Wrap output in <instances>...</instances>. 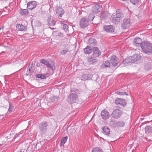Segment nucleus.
Wrapping results in <instances>:
<instances>
[{
	"label": "nucleus",
	"mask_w": 152,
	"mask_h": 152,
	"mask_svg": "<svg viewBox=\"0 0 152 152\" xmlns=\"http://www.w3.org/2000/svg\"><path fill=\"white\" fill-rule=\"evenodd\" d=\"M143 61L142 57L140 55L134 54L130 58L125 60L124 62L127 63H134L137 64L141 63Z\"/></svg>",
	"instance_id": "1"
},
{
	"label": "nucleus",
	"mask_w": 152,
	"mask_h": 152,
	"mask_svg": "<svg viewBox=\"0 0 152 152\" xmlns=\"http://www.w3.org/2000/svg\"><path fill=\"white\" fill-rule=\"evenodd\" d=\"M141 46L144 53L148 54L152 53V44L151 43L144 42L141 44Z\"/></svg>",
	"instance_id": "2"
},
{
	"label": "nucleus",
	"mask_w": 152,
	"mask_h": 152,
	"mask_svg": "<svg viewBox=\"0 0 152 152\" xmlns=\"http://www.w3.org/2000/svg\"><path fill=\"white\" fill-rule=\"evenodd\" d=\"M123 18V15L121 13H114L111 16V20L114 24H118L120 21L121 19Z\"/></svg>",
	"instance_id": "3"
},
{
	"label": "nucleus",
	"mask_w": 152,
	"mask_h": 152,
	"mask_svg": "<svg viewBox=\"0 0 152 152\" xmlns=\"http://www.w3.org/2000/svg\"><path fill=\"white\" fill-rule=\"evenodd\" d=\"M49 125L46 121L42 122L39 126V129L40 132L42 134L45 133L48 131Z\"/></svg>",
	"instance_id": "4"
},
{
	"label": "nucleus",
	"mask_w": 152,
	"mask_h": 152,
	"mask_svg": "<svg viewBox=\"0 0 152 152\" xmlns=\"http://www.w3.org/2000/svg\"><path fill=\"white\" fill-rule=\"evenodd\" d=\"M78 99V95L75 93L70 94L67 98L68 102L70 104H72L76 102Z\"/></svg>",
	"instance_id": "5"
},
{
	"label": "nucleus",
	"mask_w": 152,
	"mask_h": 152,
	"mask_svg": "<svg viewBox=\"0 0 152 152\" xmlns=\"http://www.w3.org/2000/svg\"><path fill=\"white\" fill-rule=\"evenodd\" d=\"M123 114L122 111L118 109H116L114 110L111 114L112 117L115 119L120 118Z\"/></svg>",
	"instance_id": "6"
},
{
	"label": "nucleus",
	"mask_w": 152,
	"mask_h": 152,
	"mask_svg": "<svg viewBox=\"0 0 152 152\" xmlns=\"http://www.w3.org/2000/svg\"><path fill=\"white\" fill-rule=\"evenodd\" d=\"M130 19L129 18H124L121 24V27L124 29L128 28L131 25Z\"/></svg>",
	"instance_id": "7"
},
{
	"label": "nucleus",
	"mask_w": 152,
	"mask_h": 152,
	"mask_svg": "<svg viewBox=\"0 0 152 152\" xmlns=\"http://www.w3.org/2000/svg\"><path fill=\"white\" fill-rule=\"evenodd\" d=\"M89 24V20L87 18L83 17L80 19V26L81 28H85L88 26Z\"/></svg>",
	"instance_id": "8"
},
{
	"label": "nucleus",
	"mask_w": 152,
	"mask_h": 152,
	"mask_svg": "<svg viewBox=\"0 0 152 152\" xmlns=\"http://www.w3.org/2000/svg\"><path fill=\"white\" fill-rule=\"evenodd\" d=\"M102 10V7L101 5L97 4L94 5L92 8V12L94 13H97L101 11Z\"/></svg>",
	"instance_id": "9"
},
{
	"label": "nucleus",
	"mask_w": 152,
	"mask_h": 152,
	"mask_svg": "<svg viewBox=\"0 0 152 152\" xmlns=\"http://www.w3.org/2000/svg\"><path fill=\"white\" fill-rule=\"evenodd\" d=\"M115 102L117 105L121 106H125L126 104L125 100L122 99L117 98L115 100Z\"/></svg>",
	"instance_id": "10"
},
{
	"label": "nucleus",
	"mask_w": 152,
	"mask_h": 152,
	"mask_svg": "<svg viewBox=\"0 0 152 152\" xmlns=\"http://www.w3.org/2000/svg\"><path fill=\"white\" fill-rule=\"evenodd\" d=\"M110 62L113 66H116L118 63V59L115 56H113L111 57Z\"/></svg>",
	"instance_id": "11"
},
{
	"label": "nucleus",
	"mask_w": 152,
	"mask_h": 152,
	"mask_svg": "<svg viewBox=\"0 0 152 152\" xmlns=\"http://www.w3.org/2000/svg\"><path fill=\"white\" fill-rule=\"evenodd\" d=\"M37 3L35 1H32L27 4V8L28 9L31 10L35 8L37 6Z\"/></svg>",
	"instance_id": "12"
},
{
	"label": "nucleus",
	"mask_w": 152,
	"mask_h": 152,
	"mask_svg": "<svg viewBox=\"0 0 152 152\" xmlns=\"http://www.w3.org/2000/svg\"><path fill=\"white\" fill-rule=\"evenodd\" d=\"M104 28L107 32L112 33L114 32V28L112 25L104 26Z\"/></svg>",
	"instance_id": "13"
},
{
	"label": "nucleus",
	"mask_w": 152,
	"mask_h": 152,
	"mask_svg": "<svg viewBox=\"0 0 152 152\" xmlns=\"http://www.w3.org/2000/svg\"><path fill=\"white\" fill-rule=\"evenodd\" d=\"M101 114L102 118L104 120L107 119L109 117V113L106 110L102 111Z\"/></svg>",
	"instance_id": "14"
},
{
	"label": "nucleus",
	"mask_w": 152,
	"mask_h": 152,
	"mask_svg": "<svg viewBox=\"0 0 152 152\" xmlns=\"http://www.w3.org/2000/svg\"><path fill=\"white\" fill-rule=\"evenodd\" d=\"M16 28L18 31H25L27 29L26 26L20 24H18L16 26Z\"/></svg>",
	"instance_id": "15"
},
{
	"label": "nucleus",
	"mask_w": 152,
	"mask_h": 152,
	"mask_svg": "<svg viewBox=\"0 0 152 152\" xmlns=\"http://www.w3.org/2000/svg\"><path fill=\"white\" fill-rule=\"evenodd\" d=\"M64 13V10L60 7H58L57 8L56 13L57 15L61 17Z\"/></svg>",
	"instance_id": "16"
},
{
	"label": "nucleus",
	"mask_w": 152,
	"mask_h": 152,
	"mask_svg": "<svg viewBox=\"0 0 152 152\" xmlns=\"http://www.w3.org/2000/svg\"><path fill=\"white\" fill-rule=\"evenodd\" d=\"M92 77V75L90 74H83L82 76L81 79L82 80H85L88 79H90Z\"/></svg>",
	"instance_id": "17"
},
{
	"label": "nucleus",
	"mask_w": 152,
	"mask_h": 152,
	"mask_svg": "<svg viewBox=\"0 0 152 152\" xmlns=\"http://www.w3.org/2000/svg\"><path fill=\"white\" fill-rule=\"evenodd\" d=\"M145 133L147 134H149L152 133V126L150 125L146 126L145 128Z\"/></svg>",
	"instance_id": "18"
},
{
	"label": "nucleus",
	"mask_w": 152,
	"mask_h": 152,
	"mask_svg": "<svg viewBox=\"0 0 152 152\" xmlns=\"http://www.w3.org/2000/svg\"><path fill=\"white\" fill-rule=\"evenodd\" d=\"M110 16V14L108 12H102L101 14V18L103 19L107 18Z\"/></svg>",
	"instance_id": "19"
},
{
	"label": "nucleus",
	"mask_w": 152,
	"mask_h": 152,
	"mask_svg": "<svg viewBox=\"0 0 152 152\" xmlns=\"http://www.w3.org/2000/svg\"><path fill=\"white\" fill-rule=\"evenodd\" d=\"M102 130L103 133L105 135H108L110 134V129L107 126L103 127Z\"/></svg>",
	"instance_id": "20"
},
{
	"label": "nucleus",
	"mask_w": 152,
	"mask_h": 152,
	"mask_svg": "<svg viewBox=\"0 0 152 152\" xmlns=\"http://www.w3.org/2000/svg\"><path fill=\"white\" fill-rule=\"evenodd\" d=\"M88 61L91 64H94L97 61V59L96 58H93L92 57H90L88 58Z\"/></svg>",
	"instance_id": "21"
},
{
	"label": "nucleus",
	"mask_w": 152,
	"mask_h": 152,
	"mask_svg": "<svg viewBox=\"0 0 152 152\" xmlns=\"http://www.w3.org/2000/svg\"><path fill=\"white\" fill-rule=\"evenodd\" d=\"M92 51V48L90 46H87L84 49V52L86 54H89Z\"/></svg>",
	"instance_id": "22"
},
{
	"label": "nucleus",
	"mask_w": 152,
	"mask_h": 152,
	"mask_svg": "<svg viewBox=\"0 0 152 152\" xmlns=\"http://www.w3.org/2000/svg\"><path fill=\"white\" fill-rule=\"evenodd\" d=\"M67 139V136L62 137L61 140L60 145L61 146H64V145L66 142Z\"/></svg>",
	"instance_id": "23"
},
{
	"label": "nucleus",
	"mask_w": 152,
	"mask_h": 152,
	"mask_svg": "<svg viewBox=\"0 0 152 152\" xmlns=\"http://www.w3.org/2000/svg\"><path fill=\"white\" fill-rule=\"evenodd\" d=\"M88 42L90 45L91 46L94 45L96 43V41L95 39L93 38H90L89 39Z\"/></svg>",
	"instance_id": "24"
},
{
	"label": "nucleus",
	"mask_w": 152,
	"mask_h": 152,
	"mask_svg": "<svg viewBox=\"0 0 152 152\" xmlns=\"http://www.w3.org/2000/svg\"><path fill=\"white\" fill-rule=\"evenodd\" d=\"M46 66L51 69L54 70L55 69V65L52 61H51L50 63L48 62L46 64Z\"/></svg>",
	"instance_id": "25"
},
{
	"label": "nucleus",
	"mask_w": 152,
	"mask_h": 152,
	"mask_svg": "<svg viewBox=\"0 0 152 152\" xmlns=\"http://www.w3.org/2000/svg\"><path fill=\"white\" fill-rule=\"evenodd\" d=\"M110 63L108 61H106L104 64L102 65V68L109 67L110 65Z\"/></svg>",
	"instance_id": "26"
},
{
	"label": "nucleus",
	"mask_w": 152,
	"mask_h": 152,
	"mask_svg": "<svg viewBox=\"0 0 152 152\" xmlns=\"http://www.w3.org/2000/svg\"><path fill=\"white\" fill-rule=\"evenodd\" d=\"M142 42V39L139 38H136L134 40V43L135 44H140Z\"/></svg>",
	"instance_id": "27"
},
{
	"label": "nucleus",
	"mask_w": 152,
	"mask_h": 152,
	"mask_svg": "<svg viewBox=\"0 0 152 152\" xmlns=\"http://www.w3.org/2000/svg\"><path fill=\"white\" fill-rule=\"evenodd\" d=\"M130 1L133 4L138 5L140 4V0H130Z\"/></svg>",
	"instance_id": "28"
},
{
	"label": "nucleus",
	"mask_w": 152,
	"mask_h": 152,
	"mask_svg": "<svg viewBox=\"0 0 152 152\" xmlns=\"http://www.w3.org/2000/svg\"><path fill=\"white\" fill-rule=\"evenodd\" d=\"M109 124L112 127H116V123H115V121L114 120L111 119Z\"/></svg>",
	"instance_id": "29"
},
{
	"label": "nucleus",
	"mask_w": 152,
	"mask_h": 152,
	"mask_svg": "<svg viewBox=\"0 0 152 152\" xmlns=\"http://www.w3.org/2000/svg\"><path fill=\"white\" fill-rule=\"evenodd\" d=\"M36 77L38 78L41 79H45L46 78V75H43L42 74H37L36 75Z\"/></svg>",
	"instance_id": "30"
},
{
	"label": "nucleus",
	"mask_w": 152,
	"mask_h": 152,
	"mask_svg": "<svg viewBox=\"0 0 152 152\" xmlns=\"http://www.w3.org/2000/svg\"><path fill=\"white\" fill-rule=\"evenodd\" d=\"M20 12L23 15H25L28 14V10L27 9L21 10Z\"/></svg>",
	"instance_id": "31"
},
{
	"label": "nucleus",
	"mask_w": 152,
	"mask_h": 152,
	"mask_svg": "<svg viewBox=\"0 0 152 152\" xmlns=\"http://www.w3.org/2000/svg\"><path fill=\"white\" fill-rule=\"evenodd\" d=\"M116 127L119 126L122 127L124 125V123L122 121H119L116 122Z\"/></svg>",
	"instance_id": "32"
},
{
	"label": "nucleus",
	"mask_w": 152,
	"mask_h": 152,
	"mask_svg": "<svg viewBox=\"0 0 152 152\" xmlns=\"http://www.w3.org/2000/svg\"><path fill=\"white\" fill-rule=\"evenodd\" d=\"M49 25L50 26H53L55 24V22L53 19L51 18H49L48 21Z\"/></svg>",
	"instance_id": "33"
},
{
	"label": "nucleus",
	"mask_w": 152,
	"mask_h": 152,
	"mask_svg": "<svg viewBox=\"0 0 152 152\" xmlns=\"http://www.w3.org/2000/svg\"><path fill=\"white\" fill-rule=\"evenodd\" d=\"M58 99V97L57 96H53L51 98L50 100L53 103H56Z\"/></svg>",
	"instance_id": "34"
},
{
	"label": "nucleus",
	"mask_w": 152,
	"mask_h": 152,
	"mask_svg": "<svg viewBox=\"0 0 152 152\" xmlns=\"http://www.w3.org/2000/svg\"><path fill=\"white\" fill-rule=\"evenodd\" d=\"M101 53L100 51L93 52V56L95 58L98 57L101 55Z\"/></svg>",
	"instance_id": "35"
},
{
	"label": "nucleus",
	"mask_w": 152,
	"mask_h": 152,
	"mask_svg": "<svg viewBox=\"0 0 152 152\" xmlns=\"http://www.w3.org/2000/svg\"><path fill=\"white\" fill-rule=\"evenodd\" d=\"M94 17L95 16L93 14V13H90L88 17V20H89V21H92L94 19Z\"/></svg>",
	"instance_id": "36"
},
{
	"label": "nucleus",
	"mask_w": 152,
	"mask_h": 152,
	"mask_svg": "<svg viewBox=\"0 0 152 152\" xmlns=\"http://www.w3.org/2000/svg\"><path fill=\"white\" fill-rule=\"evenodd\" d=\"M115 94H116L119 95H128V94L126 92H122L120 91H117L115 93Z\"/></svg>",
	"instance_id": "37"
},
{
	"label": "nucleus",
	"mask_w": 152,
	"mask_h": 152,
	"mask_svg": "<svg viewBox=\"0 0 152 152\" xmlns=\"http://www.w3.org/2000/svg\"><path fill=\"white\" fill-rule=\"evenodd\" d=\"M92 152H102V151L99 148L97 147L94 148Z\"/></svg>",
	"instance_id": "38"
},
{
	"label": "nucleus",
	"mask_w": 152,
	"mask_h": 152,
	"mask_svg": "<svg viewBox=\"0 0 152 152\" xmlns=\"http://www.w3.org/2000/svg\"><path fill=\"white\" fill-rule=\"evenodd\" d=\"M69 51V49L66 48L64 50H63L61 51V55H64L66 54Z\"/></svg>",
	"instance_id": "39"
},
{
	"label": "nucleus",
	"mask_w": 152,
	"mask_h": 152,
	"mask_svg": "<svg viewBox=\"0 0 152 152\" xmlns=\"http://www.w3.org/2000/svg\"><path fill=\"white\" fill-rule=\"evenodd\" d=\"M63 28L65 31H66L68 30V26L66 24H63Z\"/></svg>",
	"instance_id": "40"
},
{
	"label": "nucleus",
	"mask_w": 152,
	"mask_h": 152,
	"mask_svg": "<svg viewBox=\"0 0 152 152\" xmlns=\"http://www.w3.org/2000/svg\"><path fill=\"white\" fill-rule=\"evenodd\" d=\"M93 52L100 51L98 48L97 47H94L92 49Z\"/></svg>",
	"instance_id": "41"
},
{
	"label": "nucleus",
	"mask_w": 152,
	"mask_h": 152,
	"mask_svg": "<svg viewBox=\"0 0 152 152\" xmlns=\"http://www.w3.org/2000/svg\"><path fill=\"white\" fill-rule=\"evenodd\" d=\"M40 62L41 63L44 64L46 65V64L48 62L47 61L45 60L44 59H42L40 61Z\"/></svg>",
	"instance_id": "42"
},
{
	"label": "nucleus",
	"mask_w": 152,
	"mask_h": 152,
	"mask_svg": "<svg viewBox=\"0 0 152 152\" xmlns=\"http://www.w3.org/2000/svg\"><path fill=\"white\" fill-rule=\"evenodd\" d=\"M58 36L59 37H60L61 38L63 37H64V36L63 35V34L61 33L60 32H59L58 33L57 35L56 36Z\"/></svg>",
	"instance_id": "43"
},
{
	"label": "nucleus",
	"mask_w": 152,
	"mask_h": 152,
	"mask_svg": "<svg viewBox=\"0 0 152 152\" xmlns=\"http://www.w3.org/2000/svg\"><path fill=\"white\" fill-rule=\"evenodd\" d=\"M32 64H29V66H28V69L29 71H30V72H31V69L32 68Z\"/></svg>",
	"instance_id": "44"
},
{
	"label": "nucleus",
	"mask_w": 152,
	"mask_h": 152,
	"mask_svg": "<svg viewBox=\"0 0 152 152\" xmlns=\"http://www.w3.org/2000/svg\"><path fill=\"white\" fill-rule=\"evenodd\" d=\"M36 66L37 67H39V64H37Z\"/></svg>",
	"instance_id": "45"
},
{
	"label": "nucleus",
	"mask_w": 152,
	"mask_h": 152,
	"mask_svg": "<svg viewBox=\"0 0 152 152\" xmlns=\"http://www.w3.org/2000/svg\"><path fill=\"white\" fill-rule=\"evenodd\" d=\"M9 110L10 111V112L11 111V110H10V107H9Z\"/></svg>",
	"instance_id": "46"
},
{
	"label": "nucleus",
	"mask_w": 152,
	"mask_h": 152,
	"mask_svg": "<svg viewBox=\"0 0 152 152\" xmlns=\"http://www.w3.org/2000/svg\"><path fill=\"white\" fill-rule=\"evenodd\" d=\"M122 1H127V0H122Z\"/></svg>",
	"instance_id": "47"
},
{
	"label": "nucleus",
	"mask_w": 152,
	"mask_h": 152,
	"mask_svg": "<svg viewBox=\"0 0 152 152\" xmlns=\"http://www.w3.org/2000/svg\"><path fill=\"white\" fill-rule=\"evenodd\" d=\"M19 152H22V151H20Z\"/></svg>",
	"instance_id": "48"
},
{
	"label": "nucleus",
	"mask_w": 152,
	"mask_h": 152,
	"mask_svg": "<svg viewBox=\"0 0 152 152\" xmlns=\"http://www.w3.org/2000/svg\"><path fill=\"white\" fill-rule=\"evenodd\" d=\"M74 91V92H75V91Z\"/></svg>",
	"instance_id": "49"
},
{
	"label": "nucleus",
	"mask_w": 152,
	"mask_h": 152,
	"mask_svg": "<svg viewBox=\"0 0 152 152\" xmlns=\"http://www.w3.org/2000/svg\"><path fill=\"white\" fill-rule=\"evenodd\" d=\"M1 29V28H0V29Z\"/></svg>",
	"instance_id": "50"
}]
</instances>
